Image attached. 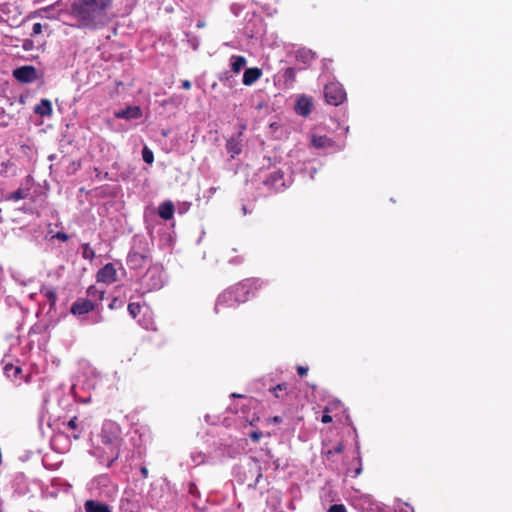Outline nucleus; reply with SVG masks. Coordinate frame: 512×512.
Instances as JSON below:
<instances>
[{
	"mask_svg": "<svg viewBox=\"0 0 512 512\" xmlns=\"http://www.w3.org/2000/svg\"><path fill=\"white\" fill-rule=\"evenodd\" d=\"M115 301H116V299H114V300H113V302L109 305V308H110V309H113V308H114V306H115Z\"/></svg>",
	"mask_w": 512,
	"mask_h": 512,
	"instance_id": "nucleus-43",
	"label": "nucleus"
},
{
	"mask_svg": "<svg viewBox=\"0 0 512 512\" xmlns=\"http://www.w3.org/2000/svg\"><path fill=\"white\" fill-rule=\"evenodd\" d=\"M272 421L274 423H281L282 422V418L280 416H275L272 418Z\"/></svg>",
	"mask_w": 512,
	"mask_h": 512,
	"instance_id": "nucleus-38",
	"label": "nucleus"
},
{
	"mask_svg": "<svg viewBox=\"0 0 512 512\" xmlns=\"http://www.w3.org/2000/svg\"><path fill=\"white\" fill-rule=\"evenodd\" d=\"M312 106L313 103L311 99L303 96L297 100L295 111L298 115L307 116L311 113Z\"/></svg>",
	"mask_w": 512,
	"mask_h": 512,
	"instance_id": "nucleus-13",
	"label": "nucleus"
},
{
	"mask_svg": "<svg viewBox=\"0 0 512 512\" xmlns=\"http://www.w3.org/2000/svg\"><path fill=\"white\" fill-rule=\"evenodd\" d=\"M97 281L105 284H112L117 280V271L113 263L105 264L97 272Z\"/></svg>",
	"mask_w": 512,
	"mask_h": 512,
	"instance_id": "nucleus-8",
	"label": "nucleus"
},
{
	"mask_svg": "<svg viewBox=\"0 0 512 512\" xmlns=\"http://www.w3.org/2000/svg\"><path fill=\"white\" fill-rule=\"evenodd\" d=\"M84 509L85 512H111L109 505L96 500H87L84 503Z\"/></svg>",
	"mask_w": 512,
	"mask_h": 512,
	"instance_id": "nucleus-14",
	"label": "nucleus"
},
{
	"mask_svg": "<svg viewBox=\"0 0 512 512\" xmlns=\"http://www.w3.org/2000/svg\"><path fill=\"white\" fill-rule=\"evenodd\" d=\"M327 512H347V510L343 504H333Z\"/></svg>",
	"mask_w": 512,
	"mask_h": 512,
	"instance_id": "nucleus-28",
	"label": "nucleus"
},
{
	"mask_svg": "<svg viewBox=\"0 0 512 512\" xmlns=\"http://www.w3.org/2000/svg\"><path fill=\"white\" fill-rule=\"evenodd\" d=\"M42 32V25L41 23H34L32 27V34L37 35Z\"/></svg>",
	"mask_w": 512,
	"mask_h": 512,
	"instance_id": "nucleus-32",
	"label": "nucleus"
},
{
	"mask_svg": "<svg viewBox=\"0 0 512 512\" xmlns=\"http://www.w3.org/2000/svg\"><path fill=\"white\" fill-rule=\"evenodd\" d=\"M87 294L89 297L101 301L104 297V291L98 290L95 286H90L87 289Z\"/></svg>",
	"mask_w": 512,
	"mask_h": 512,
	"instance_id": "nucleus-24",
	"label": "nucleus"
},
{
	"mask_svg": "<svg viewBox=\"0 0 512 512\" xmlns=\"http://www.w3.org/2000/svg\"><path fill=\"white\" fill-rule=\"evenodd\" d=\"M112 5L113 0H74L70 15L77 21L78 27L96 29L104 25Z\"/></svg>",
	"mask_w": 512,
	"mask_h": 512,
	"instance_id": "nucleus-1",
	"label": "nucleus"
},
{
	"mask_svg": "<svg viewBox=\"0 0 512 512\" xmlns=\"http://www.w3.org/2000/svg\"><path fill=\"white\" fill-rule=\"evenodd\" d=\"M203 26H204V24H203L202 22H199V23L197 24V27H199V28H201V27H203Z\"/></svg>",
	"mask_w": 512,
	"mask_h": 512,
	"instance_id": "nucleus-44",
	"label": "nucleus"
},
{
	"mask_svg": "<svg viewBox=\"0 0 512 512\" xmlns=\"http://www.w3.org/2000/svg\"><path fill=\"white\" fill-rule=\"evenodd\" d=\"M54 237L62 242H66L69 239L68 234H66L65 232H62V231H58Z\"/></svg>",
	"mask_w": 512,
	"mask_h": 512,
	"instance_id": "nucleus-30",
	"label": "nucleus"
},
{
	"mask_svg": "<svg viewBox=\"0 0 512 512\" xmlns=\"http://www.w3.org/2000/svg\"><path fill=\"white\" fill-rule=\"evenodd\" d=\"M139 242L143 243L144 247L140 250L133 248L127 256V264L131 269H141L151 262V255L149 249L146 247V241L140 240Z\"/></svg>",
	"mask_w": 512,
	"mask_h": 512,
	"instance_id": "nucleus-4",
	"label": "nucleus"
},
{
	"mask_svg": "<svg viewBox=\"0 0 512 512\" xmlns=\"http://www.w3.org/2000/svg\"><path fill=\"white\" fill-rule=\"evenodd\" d=\"M238 306L239 304L227 288L218 296L215 304V312L217 314L225 313L227 310L235 309Z\"/></svg>",
	"mask_w": 512,
	"mask_h": 512,
	"instance_id": "nucleus-6",
	"label": "nucleus"
},
{
	"mask_svg": "<svg viewBox=\"0 0 512 512\" xmlns=\"http://www.w3.org/2000/svg\"><path fill=\"white\" fill-rule=\"evenodd\" d=\"M297 373L301 377L305 376L308 373V367H304L301 365L297 366Z\"/></svg>",
	"mask_w": 512,
	"mask_h": 512,
	"instance_id": "nucleus-34",
	"label": "nucleus"
},
{
	"mask_svg": "<svg viewBox=\"0 0 512 512\" xmlns=\"http://www.w3.org/2000/svg\"><path fill=\"white\" fill-rule=\"evenodd\" d=\"M142 158L145 163L152 164L154 162V154L152 150L148 147H144L142 150Z\"/></svg>",
	"mask_w": 512,
	"mask_h": 512,
	"instance_id": "nucleus-25",
	"label": "nucleus"
},
{
	"mask_svg": "<svg viewBox=\"0 0 512 512\" xmlns=\"http://www.w3.org/2000/svg\"><path fill=\"white\" fill-rule=\"evenodd\" d=\"M263 183L270 190L278 192L284 187L283 174L279 171L273 172L264 180Z\"/></svg>",
	"mask_w": 512,
	"mask_h": 512,
	"instance_id": "nucleus-10",
	"label": "nucleus"
},
{
	"mask_svg": "<svg viewBox=\"0 0 512 512\" xmlns=\"http://www.w3.org/2000/svg\"><path fill=\"white\" fill-rule=\"evenodd\" d=\"M100 439L101 443L106 447V453L110 456L106 466L111 467L120 456L122 439L118 435L108 434L106 430L102 431Z\"/></svg>",
	"mask_w": 512,
	"mask_h": 512,
	"instance_id": "nucleus-3",
	"label": "nucleus"
},
{
	"mask_svg": "<svg viewBox=\"0 0 512 512\" xmlns=\"http://www.w3.org/2000/svg\"><path fill=\"white\" fill-rule=\"evenodd\" d=\"M40 293L48 300L50 308H53L57 302V292L52 287H41Z\"/></svg>",
	"mask_w": 512,
	"mask_h": 512,
	"instance_id": "nucleus-17",
	"label": "nucleus"
},
{
	"mask_svg": "<svg viewBox=\"0 0 512 512\" xmlns=\"http://www.w3.org/2000/svg\"><path fill=\"white\" fill-rule=\"evenodd\" d=\"M261 283L256 279H245L228 288L230 293L240 305L247 302L250 297L255 296L260 289Z\"/></svg>",
	"mask_w": 512,
	"mask_h": 512,
	"instance_id": "nucleus-2",
	"label": "nucleus"
},
{
	"mask_svg": "<svg viewBox=\"0 0 512 512\" xmlns=\"http://www.w3.org/2000/svg\"><path fill=\"white\" fill-rule=\"evenodd\" d=\"M140 472H141V475H142V477H143L144 479L148 478L149 471H148L147 467L142 466V467L140 468Z\"/></svg>",
	"mask_w": 512,
	"mask_h": 512,
	"instance_id": "nucleus-36",
	"label": "nucleus"
},
{
	"mask_svg": "<svg viewBox=\"0 0 512 512\" xmlns=\"http://www.w3.org/2000/svg\"><path fill=\"white\" fill-rule=\"evenodd\" d=\"M81 249H82V252H81V255H82V258L85 259V260H89V261H92L95 257V251L94 249L90 246L89 243H83L81 245Z\"/></svg>",
	"mask_w": 512,
	"mask_h": 512,
	"instance_id": "nucleus-23",
	"label": "nucleus"
},
{
	"mask_svg": "<svg viewBox=\"0 0 512 512\" xmlns=\"http://www.w3.org/2000/svg\"><path fill=\"white\" fill-rule=\"evenodd\" d=\"M216 190H217V188H216V187H211V188L209 189L210 193H215V192H216Z\"/></svg>",
	"mask_w": 512,
	"mask_h": 512,
	"instance_id": "nucleus-42",
	"label": "nucleus"
},
{
	"mask_svg": "<svg viewBox=\"0 0 512 512\" xmlns=\"http://www.w3.org/2000/svg\"><path fill=\"white\" fill-rule=\"evenodd\" d=\"M262 76V70L257 67L247 68L243 74L242 82L245 86H251Z\"/></svg>",
	"mask_w": 512,
	"mask_h": 512,
	"instance_id": "nucleus-12",
	"label": "nucleus"
},
{
	"mask_svg": "<svg viewBox=\"0 0 512 512\" xmlns=\"http://www.w3.org/2000/svg\"><path fill=\"white\" fill-rule=\"evenodd\" d=\"M313 146L316 148H325L331 146L332 140L327 136H319L313 137L312 139Z\"/></svg>",
	"mask_w": 512,
	"mask_h": 512,
	"instance_id": "nucleus-22",
	"label": "nucleus"
},
{
	"mask_svg": "<svg viewBox=\"0 0 512 512\" xmlns=\"http://www.w3.org/2000/svg\"><path fill=\"white\" fill-rule=\"evenodd\" d=\"M231 396H232V397H235V398H242V397H243V395H241V394H236V393H232V395H231Z\"/></svg>",
	"mask_w": 512,
	"mask_h": 512,
	"instance_id": "nucleus-40",
	"label": "nucleus"
},
{
	"mask_svg": "<svg viewBox=\"0 0 512 512\" xmlns=\"http://www.w3.org/2000/svg\"><path fill=\"white\" fill-rule=\"evenodd\" d=\"M141 311V305L139 303H129L128 312L132 318H136Z\"/></svg>",
	"mask_w": 512,
	"mask_h": 512,
	"instance_id": "nucleus-27",
	"label": "nucleus"
},
{
	"mask_svg": "<svg viewBox=\"0 0 512 512\" xmlns=\"http://www.w3.org/2000/svg\"><path fill=\"white\" fill-rule=\"evenodd\" d=\"M283 78L287 87H292L296 81V70L293 67H288L283 72Z\"/></svg>",
	"mask_w": 512,
	"mask_h": 512,
	"instance_id": "nucleus-20",
	"label": "nucleus"
},
{
	"mask_svg": "<svg viewBox=\"0 0 512 512\" xmlns=\"http://www.w3.org/2000/svg\"><path fill=\"white\" fill-rule=\"evenodd\" d=\"M29 189L19 188L16 191L10 193L6 199L8 201H18L21 199H25L28 196Z\"/></svg>",
	"mask_w": 512,
	"mask_h": 512,
	"instance_id": "nucleus-21",
	"label": "nucleus"
},
{
	"mask_svg": "<svg viewBox=\"0 0 512 512\" xmlns=\"http://www.w3.org/2000/svg\"><path fill=\"white\" fill-rule=\"evenodd\" d=\"M102 178L107 179L108 178V173L107 172L104 173V175H102Z\"/></svg>",
	"mask_w": 512,
	"mask_h": 512,
	"instance_id": "nucleus-45",
	"label": "nucleus"
},
{
	"mask_svg": "<svg viewBox=\"0 0 512 512\" xmlns=\"http://www.w3.org/2000/svg\"><path fill=\"white\" fill-rule=\"evenodd\" d=\"M297 58L306 61L308 58H313V55L311 54V51L305 52L303 54L299 52Z\"/></svg>",
	"mask_w": 512,
	"mask_h": 512,
	"instance_id": "nucleus-33",
	"label": "nucleus"
},
{
	"mask_svg": "<svg viewBox=\"0 0 512 512\" xmlns=\"http://www.w3.org/2000/svg\"><path fill=\"white\" fill-rule=\"evenodd\" d=\"M174 204L171 201H165L158 208V215L164 220H170L174 215Z\"/></svg>",
	"mask_w": 512,
	"mask_h": 512,
	"instance_id": "nucleus-15",
	"label": "nucleus"
},
{
	"mask_svg": "<svg viewBox=\"0 0 512 512\" xmlns=\"http://www.w3.org/2000/svg\"><path fill=\"white\" fill-rule=\"evenodd\" d=\"M34 112L42 117H49L53 113L52 104L48 99H42L38 105L35 106Z\"/></svg>",
	"mask_w": 512,
	"mask_h": 512,
	"instance_id": "nucleus-16",
	"label": "nucleus"
},
{
	"mask_svg": "<svg viewBox=\"0 0 512 512\" xmlns=\"http://www.w3.org/2000/svg\"><path fill=\"white\" fill-rule=\"evenodd\" d=\"M261 437H262V433H261L260 431H253V432L250 434V438H251L254 442L259 441Z\"/></svg>",
	"mask_w": 512,
	"mask_h": 512,
	"instance_id": "nucleus-35",
	"label": "nucleus"
},
{
	"mask_svg": "<svg viewBox=\"0 0 512 512\" xmlns=\"http://www.w3.org/2000/svg\"><path fill=\"white\" fill-rule=\"evenodd\" d=\"M95 308V304L92 300L86 298L77 299L71 306V313L73 315H84Z\"/></svg>",
	"mask_w": 512,
	"mask_h": 512,
	"instance_id": "nucleus-9",
	"label": "nucleus"
},
{
	"mask_svg": "<svg viewBox=\"0 0 512 512\" xmlns=\"http://www.w3.org/2000/svg\"><path fill=\"white\" fill-rule=\"evenodd\" d=\"M231 68L234 73H239L241 69L246 65V58L241 55H234L231 58Z\"/></svg>",
	"mask_w": 512,
	"mask_h": 512,
	"instance_id": "nucleus-19",
	"label": "nucleus"
},
{
	"mask_svg": "<svg viewBox=\"0 0 512 512\" xmlns=\"http://www.w3.org/2000/svg\"><path fill=\"white\" fill-rule=\"evenodd\" d=\"M145 328H146V329H155L152 325H151V326L146 325V326H145Z\"/></svg>",
	"mask_w": 512,
	"mask_h": 512,
	"instance_id": "nucleus-46",
	"label": "nucleus"
},
{
	"mask_svg": "<svg viewBox=\"0 0 512 512\" xmlns=\"http://www.w3.org/2000/svg\"><path fill=\"white\" fill-rule=\"evenodd\" d=\"M14 78L20 83H32L37 79V70L32 65H25L13 71Z\"/></svg>",
	"mask_w": 512,
	"mask_h": 512,
	"instance_id": "nucleus-7",
	"label": "nucleus"
},
{
	"mask_svg": "<svg viewBox=\"0 0 512 512\" xmlns=\"http://www.w3.org/2000/svg\"><path fill=\"white\" fill-rule=\"evenodd\" d=\"M286 390H287L286 383H280L270 389V391L274 393L276 398H283V395L281 394V392H286Z\"/></svg>",
	"mask_w": 512,
	"mask_h": 512,
	"instance_id": "nucleus-26",
	"label": "nucleus"
},
{
	"mask_svg": "<svg viewBox=\"0 0 512 512\" xmlns=\"http://www.w3.org/2000/svg\"><path fill=\"white\" fill-rule=\"evenodd\" d=\"M73 438L76 439V440L79 439L80 438V432L73 434Z\"/></svg>",
	"mask_w": 512,
	"mask_h": 512,
	"instance_id": "nucleus-41",
	"label": "nucleus"
},
{
	"mask_svg": "<svg viewBox=\"0 0 512 512\" xmlns=\"http://www.w3.org/2000/svg\"><path fill=\"white\" fill-rule=\"evenodd\" d=\"M325 101L334 106H338L346 99V92L338 82H330L324 86Z\"/></svg>",
	"mask_w": 512,
	"mask_h": 512,
	"instance_id": "nucleus-5",
	"label": "nucleus"
},
{
	"mask_svg": "<svg viewBox=\"0 0 512 512\" xmlns=\"http://www.w3.org/2000/svg\"><path fill=\"white\" fill-rule=\"evenodd\" d=\"M192 84L189 80H183L182 81V88L184 90H189L191 88Z\"/></svg>",
	"mask_w": 512,
	"mask_h": 512,
	"instance_id": "nucleus-37",
	"label": "nucleus"
},
{
	"mask_svg": "<svg viewBox=\"0 0 512 512\" xmlns=\"http://www.w3.org/2000/svg\"><path fill=\"white\" fill-rule=\"evenodd\" d=\"M115 116L119 119H138L142 116V112L139 106H128L116 112Z\"/></svg>",
	"mask_w": 512,
	"mask_h": 512,
	"instance_id": "nucleus-11",
	"label": "nucleus"
},
{
	"mask_svg": "<svg viewBox=\"0 0 512 512\" xmlns=\"http://www.w3.org/2000/svg\"><path fill=\"white\" fill-rule=\"evenodd\" d=\"M226 149H227V152L231 155V157L233 158L234 156L238 155L241 153V143L238 139L236 138H231L227 141V144H226Z\"/></svg>",
	"mask_w": 512,
	"mask_h": 512,
	"instance_id": "nucleus-18",
	"label": "nucleus"
},
{
	"mask_svg": "<svg viewBox=\"0 0 512 512\" xmlns=\"http://www.w3.org/2000/svg\"><path fill=\"white\" fill-rule=\"evenodd\" d=\"M334 450H335V452H337V453L342 452V450H343V446H342V444H338V445L335 447V449H334Z\"/></svg>",
	"mask_w": 512,
	"mask_h": 512,
	"instance_id": "nucleus-39",
	"label": "nucleus"
},
{
	"mask_svg": "<svg viewBox=\"0 0 512 512\" xmlns=\"http://www.w3.org/2000/svg\"><path fill=\"white\" fill-rule=\"evenodd\" d=\"M67 427L69 429H73V430H76L78 425H77V417L74 416L72 419H70L67 423Z\"/></svg>",
	"mask_w": 512,
	"mask_h": 512,
	"instance_id": "nucleus-31",
	"label": "nucleus"
},
{
	"mask_svg": "<svg viewBox=\"0 0 512 512\" xmlns=\"http://www.w3.org/2000/svg\"><path fill=\"white\" fill-rule=\"evenodd\" d=\"M321 422L324 424L332 422V416L329 414V410L327 408L324 410V413L321 417Z\"/></svg>",
	"mask_w": 512,
	"mask_h": 512,
	"instance_id": "nucleus-29",
	"label": "nucleus"
}]
</instances>
